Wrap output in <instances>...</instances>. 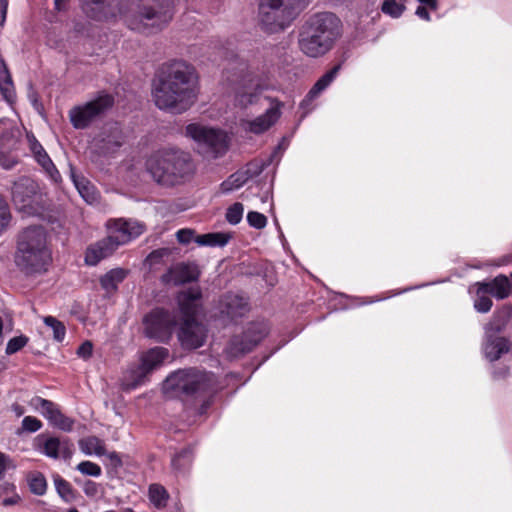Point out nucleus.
I'll return each mask as SVG.
<instances>
[{
    "instance_id": "a19ab883",
    "label": "nucleus",
    "mask_w": 512,
    "mask_h": 512,
    "mask_svg": "<svg viewBox=\"0 0 512 512\" xmlns=\"http://www.w3.org/2000/svg\"><path fill=\"white\" fill-rule=\"evenodd\" d=\"M54 485L57 493L65 501H70L74 498L71 484L65 479H63L61 476L56 475L54 477Z\"/></svg>"
},
{
    "instance_id": "f03ea898",
    "label": "nucleus",
    "mask_w": 512,
    "mask_h": 512,
    "mask_svg": "<svg viewBox=\"0 0 512 512\" xmlns=\"http://www.w3.org/2000/svg\"><path fill=\"white\" fill-rule=\"evenodd\" d=\"M125 25L132 31L152 35L163 30L173 18L172 0H127L121 9Z\"/></svg>"
},
{
    "instance_id": "f704fd0d",
    "label": "nucleus",
    "mask_w": 512,
    "mask_h": 512,
    "mask_svg": "<svg viewBox=\"0 0 512 512\" xmlns=\"http://www.w3.org/2000/svg\"><path fill=\"white\" fill-rule=\"evenodd\" d=\"M73 182L82 196V198L88 202L93 203L97 199L96 190L95 187L84 177H76L75 175H72Z\"/></svg>"
},
{
    "instance_id": "58836bf2",
    "label": "nucleus",
    "mask_w": 512,
    "mask_h": 512,
    "mask_svg": "<svg viewBox=\"0 0 512 512\" xmlns=\"http://www.w3.org/2000/svg\"><path fill=\"white\" fill-rule=\"evenodd\" d=\"M149 498L155 506L162 507L165 506L168 495L163 486L152 484L149 487Z\"/></svg>"
},
{
    "instance_id": "8fccbe9b",
    "label": "nucleus",
    "mask_w": 512,
    "mask_h": 512,
    "mask_svg": "<svg viewBox=\"0 0 512 512\" xmlns=\"http://www.w3.org/2000/svg\"><path fill=\"white\" fill-rule=\"evenodd\" d=\"M42 427V423L39 419L26 416L22 420V428L27 432H36Z\"/></svg>"
},
{
    "instance_id": "4be33fe9",
    "label": "nucleus",
    "mask_w": 512,
    "mask_h": 512,
    "mask_svg": "<svg viewBox=\"0 0 512 512\" xmlns=\"http://www.w3.org/2000/svg\"><path fill=\"white\" fill-rule=\"evenodd\" d=\"M281 103L275 102V104L266 110L263 115L258 116L254 120L247 121L246 129L254 134H261L267 131L273 124L279 119Z\"/></svg>"
},
{
    "instance_id": "5701e85b",
    "label": "nucleus",
    "mask_w": 512,
    "mask_h": 512,
    "mask_svg": "<svg viewBox=\"0 0 512 512\" xmlns=\"http://www.w3.org/2000/svg\"><path fill=\"white\" fill-rule=\"evenodd\" d=\"M27 140L29 142V147L34 155L35 160L42 166V168L54 181L60 179V173L56 169L54 163L50 159L49 155L46 153L45 149L35 138V136L33 134H27Z\"/></svg>"
},
{
    "instance_id": "338daca9",
    "label": "nucleus",
    "mask_w": 512,
    "mask_h": 512,
    "mask_svg": "<svg viewBox=\"0 0 512 512\" xmlns=\"http://www.w3.org/2000/svg\"><path fill=\"white\" fill-rule=\"evenodd\" d=\"M3 489H4L5 491L13 490V489H14V486H13V485H11V484H5V485L3 486Z\"/></svg>"
},
{
    "instance_id": "b1692460",
    "label": "nucleus",
    "mask_w": 512,
    "mask_h": 512,
    "mask_svg": "<svg viewBox=\"0 0 512 512\" xmlns=\"http://www.w3.org/2000/svg\"><path fill=\"white\" fill-rule=\"evenodd\" d=\"M41 452L53 459H57L59 456L70 459L74 453V447L68 439L61 440L57 437H50L44 441Z\"/></svg>"
},
{
    "instance_id": "bf43d9fd",
    "label": "nucleus",
    "mask_w": 512,
    "mask_h": 512,
    "mask_svg": "<svg viewBox=\"0 0 512 512\" xmlns=\"http://www.w3.org/2000/svg\"><path fill=\"white\" fill-rule=\"evenodd\" d=\"M7 0H0V23L2 24L6 17V11H7Z\"/></svg>"
},
{
    "instance_id": "09e8293b",
    "label": "nucleus",
    "mask_w": 512,
    "mask_h": 512,
    "mask_svg": "<svg viewBox=\"0 0 512 512\" xmlns=\"http://www.w3.org/2000/svg\"><path fill=\"white\" fill-rule=\"evenodd\" d=\"M247 221L250 226L256 229H262L267 224L266 216L256 211H250L247 214Z\"/></svg>"
},
{
    "instance_id": "052dcab7",
    "label": "nucleus",
    "mask_w": 512,
    "mask_h": 512,
    "mask_svg": "<svg viewBox=\"0 0 512 512\" xmlns=\"http://www.w3.org/2000/svg\"><path fill=\"white\" fill-rule=\"evenodd\" d=\"M55 10L64 11L67 7V0H55L54 1Z\"/></svg>"
},
{
    "instance_id": "79ce46f5",
    "label": "nucleus",
    "mask_w": 512,
    "mask_h": 512,
    "mask_svg": "<svg viewBox=\"0 0 512 512\" xmlns=\"http://www.w3.org/2000/svg\"><path fill=\"white\" fill-rule=\"evenodd\" d=\"M44 323L50 327L53 331V338L61 342L64 340L66 335V328L62 322L53 316H47L44 318Z\"/></svg>"
},
{
    "instance_id": "a211bd4d",
    "label": "nucleus",
    "mask_w": 512,
    "mask_h": 512,
    "mask_svg": "<svg viewBox=\"0 0 512 512\" xmlns=\"http://www.w3.org/2000/svg\"><path fill=\"white\" fill-rule=\"evenodd\" d=\"M202 292L199 287H191L177 295V303L182 319L195 318L200 307Z\"/></svg>"
},
{
    "instance_id": "49530a36",
    "label": "nucleus",
    "mask_w": 512,
    "mask_h": 512,
    "mask_svg": "<svg viewBox=\"0 0 512 512\" xmlns=\"http://www.w3.org/2000/svg\"><path fill=\"white\" fill-rule=\"evenodd\" d=\"M244 207L241 203H234L227 209L226 220L232 224H238L243 217Z\"/></svg>"
},
{
    "instance_id": "e433bc0d",
    "label": "nucleus",
    "mask_w": 512,
    "mask_h": 512,
    "mask_svg": "<svg viewBox=\"0 0 512 512\" xmlns=\"http://www.w3.org/2000/svg\"><path fill=\"white\" fill-rule=\"evenodd\" d=\"M250 178L248 171H237L221 184L223 192H230L242 187Z\"/></svg>"
},
{
    "instance_id": "72a5a7b5",
    "label": "nucleus",
    "mask_w": 512,
    "mask_h": 512,
    "mask_svg": "<svg viewBox=\"0 0 512 512\" xmlns=\"http://www.w3.org/2000/svg\"><path fill=\"white\" fill-rule=\"evenodd\" d=\"M477 291H476V297L474 299V309L479 313H487L492 308V300L488 297V290L485 288V286L478 282L476 283Z\"/></svg>"
},
{
    "instance_id": "f257e3e1",
    "label": "nucleus",
    "mask_w": 512,
    "mask_h": 512,
    "mask_svg": "<svg viewBox=\"0 0 512 512\" xmlns=\"http://www.w3.org/2000/svg\"><path fill=\"white\" fill-rule=\"evenodd\" d=\"M197 93L194 68L184 61H173L163 67L153 97L159 109L180 114L195 103Z\"/></svg>"
},
{
    "instance_id": "37998d69",
    "label": "nucleus",
    "mask_w": 512,
    "mask_h": 512,
    "mask_svg": "<svg viewBox=\"0 0 512 512\" xmlns=\"http://www.w3.org/2000/svg\"><path fill=\"white\" fill-rule=\"evenodd\" d=\"M12 221V214L7 201L0 195V235L8 229Z\"/></svg>"
},
{
    "instance_id": "864d4df0",
    "label": "nucleus",
    "mask_w": 512,
    "mask_h": 512,
    "mask_svg": "<svg viewBox=\"0 0 512 512\" xmlns=\"http://www.w3.org/2000/svg\"><path fill=\"white\" fill-rule=\"evenodd\" d=\"M122 143L120 141H107L101 147L102 153L106 156L113 155L120 147Z\"/></svg>"
},
{
    "instance_id": "423d86ee",
    "label": "nucleus",
    "mask_w": 512,
    "mask_h": 512,
    "mask_svg": "<svg viewBox=\"0 0 512 512\" xmlns=\"http://www.w3.org/2000/svg\"><path fill=\"white\" fill-rule=\"evenodd\" d=\"M214 384L215 379L212 373L187 368L171 373L163 383V391L187 401L202 398L212 391Z\"/></svg>"
},
{
    "instance_id": "69168bd1",
    "label": "nucleus",
    "mask_w": 512,
    "mask_h": 512,
    "mask_svg": "<svg viewBox=\"0 0 512 512\" xmlns=\"http://www.w3.org/2000/svg\"><path fill=\"white\" fill-rule=\"evenodd\" d=\"M305 0H285L286 3L291 4V8L295 11L296 6L304 3Z\"/></svg>"
},
{
    "instance_id": "1a4fd4ad",
    "label": "nucleus",
    "mask_w": 512,
    "mask_h": 512,
    "mask_svg": "<svg viewBox=\"0 0 512 512\" xmlns=\"http://www.w3.org/2000/svg\"><path fill=\"white\" fill-rule=\"evenodd\" d=\"M110 94L100 93L95 99L70 109L69 119L75 129H85L113 106Z\"/></svg>"
},
{
    "instance_id": "393cba45",
    "label": "nucleus",
    "mask_w": 512,
    "mask_h": 512,
    "mask_svg": "<svg viewBox=\"0 0 512 512\" xmlns=\"http://www.w3.org/2000/svg\"><path fill=\"white\" fill-rule=\"evenodd\" d=\"M340 70V65L334 66L331 70L326 72L318 81L313 85L305 99L302 101L301 106L304 107L317 98L336 78Z\"/></svg>"
},
{
    "instance_id": "2f4dec72",
    "label": "nucleus",
    "mask_w": 512,
    "mask_h": 512,
    "mask_svg": "<svg viewBox=\"0 0 512 512\" xmlns=\"http://www.w3.org/2000/svg\"><path fill=\"white\" fill-rule=\"evenodd\" d=\"M84 12L96 20H104L108 18L107 5L105 0H80Z\"/></svg>"
},
{
    "instance_id": "774afa93",
    "label": "nucleus",
    "mask_w": 512,
    "mask_h": 512,
    "mask_svg": "<svg viewBox=\"0 0 512 512\" xmlns=\"http://www.w3.org/2000/svg\"><path fill=\"white\" fill-rule=\"evenodd\" d=\"M15 411H16L17 415H19V416L23 414V410L19 406L15 407Z\"/></svg>"
},
{
    "instance_id": "cd10ccee",
    "label": "nucleus",
    "mask_w": 512,
    "mask_h": 512,
    "mask_svg": "<svg viewBox=\"0 0 512 512\" xmlns=\"http://www.w3.org/2000/svg\"><path fill=\"white\" fill-rule=\"evenodd\" d=\"M149 373L144 369L143 366L138 364L137 366L130 367L124 374L121 386L123 390L130 391L144 383Z\"/></svg>"
},
{
    "instance_id": "f8f14e48",
    "label": "nucleus",
    "mask_w": 512,
    "mask_h": 512,
    "mask_svg": "<svg viewBox=\"0 0 512 512\" xmlns=\"http://www.w3.org/2000/svg\"><path fill=\"white\" fill-rule=\"evenodd\" d=\"M106 227L108 235L118 246L127 244L145 230V226L141 222L132 219H110Z\"/></svg>"
},
{
    "instance_id": "4c0bfd02",
    "label": "nucleus",
    "mask_w": 512,
    "mask_h": 512,
    "mask_svg": "<svg viewBox=\"0 0 512 512\" xmlns=\"http://www.w3.org/2000/svg\"><path fill=\"white\" fill-rule=\"evenodd\" d=\"M30 491L36 495H44L47 489V481L40 472H32L27 477Z\"/></svg>"
},
{
    "instance_id": "ddd939ff",
    "label": "nucleus",
    "mask_w": 512,
    "mask_h": 512,
    "mask_svg": "<svg viewBox=\"0 0 512 512\" xmlns=\"http://www.w3.org/2000/svg\"><path fill=\"white\" fill-rule=\"evenodd\" d=\"M206 337V327L198 322L196 318L182 319L177 332V338L183 348H199L204 344Z\"/></svg>"
},
{
    "instance_id": "4468645a",
    "label": "nucleus",
    "mask_w": 512,
    "mask_h": 512,
    "mask_svg": "<svg viewBox=\"0 0 512 512\" xmlns=\"http://www.w3.org/2000/svg\"><path fill=\"white\" fill-rule=\"evenodd\" d=\"M0 165L5 169H11L16 160L9 156L18 143L19 130L10 121H0Z\"/></svg>"
},
{
    "instance_id": "c85d7f7f",
    "label": "nucleus",
    "mask_w": 512,
    "mask_h": 512,
    "mask_svg": "<svg viewBox=\"0 0 512 512\" xmlns=\"http://www.w3.org/2000/svg\"><path fill=\"white\" fill-rule=\"evenodd\" d=\"M168 355L169 353L166 348H152L141 356L140 365L143 366L148 373H150L154 369L158 368L168 357Z\"/></svg>"
},
{
    "instance_id": "20e7f679",
    "label": "nucleus",
    "mask_w": 512,
    "mask_h": 512,
    "mask_svg": "<svg viewBox=\"0 0 512 512\" xmlns=\"http://www.w3.org/2000/svg\"><path fill=\"white\" fill-rule=\"evenodd\" d=\"M14 261L25 274L41 273L47 270L51 261V251L44 227L29 226L18 233Z\"/></svg>"
},
{
    "instance_id": "3c124183",
    "label": "nucleus",
    "mask_w": 512,
    "mask_h": 512,
    "mask_svg": "<svg viewBox=\"0 0 512 512\" xmlns=\"http://www.w3.org/2000/svg\"><path fill=\"white\" fill-rule=\"evenodd\" d=\"M256 93L252 90L245 91L242 93H238L236 96V101L240 106H247L249 104H252L256 99Z\"/></svg>"
},
{
    "instance_id": "dca6fc26",
    "label": "nucleus",
    "mask_w": 512,
    "mask_h": 512,
    "mask_svg": "<svg viewBox=\"0 0 512 512\" xmlns=\"http://www.w3.org/2000/svg\"><path fill=\"white\" fill-rule=\"evenodd\" d=\"M219 311L223 317L233 321L248 313L249 304L245 297L239 294L227 293L219 301Z\"/></svg>"
},
{
    "instance_id": "7c9ffc66",
    "label": "nucleus",
    "mask_w": 512,
    "mask_h": 512,
    "mask_svg": "<svg viewBox=\"0 0 512 512\" xmlns=\"http://www.w3.org/2000/svg\"><path fill=\"white\" fill-rule=\"evenodd\" d=\"M0 91L8 103L15 100V91L11 75L3 59H0Z\"/></svg>"
},
{
    "instance_id": "de8ad7c7",
    "label": "nucleus",
    "mask_w": 512,
    "mask_h": 512,
    "mask_svg": "<svg viewBox=\"0 0 512 512\" xmlns=\"http://www.w3.org/2000/svg\"><path fill=\"white\" fill-rule=\"evenodd\" d=\"M28 342L26 336H18L10 339L6 346V354L12 355L21 350Z\"/></svg>"
},
{
    "instance_id": "aec40b11",
    "label": "nucleus",
    "mask_w": 512,
    "mask_h": 512,
    "mask_svg": "<svg viewBox=\"0 0 512 512\" xmlns=\"http://www.w3.org/2000/svg\"><path fill=\"white\" fill-rule=\"evenodd\" d=\"M118 247L114 240L107 235L87 248L85 262L91 266L97 265L101 260L111 256Z\"/></svg>"
},
{
    "instance_id": "9b49d317",
    "label": "nucleus",
    "mask_w": 512,
    "mask_h": 512,
    "mask_svg": "<svg viewBox=\"0 0 512 512\" xmlns=\"http://www.w3.org/2000/svg\"><path fill=\"white\" fill-rule=\"evenodd\" d=\"M145 334L159 342H167L176 326L175 317L164 309H154L144 318Z\"/></svg>"
},
{
    "instance_id": "5fc2aeb1",
    "label": "nucleus",
    "mask_w": 512,
    "mask_h": 512,
    "mask_svg": "<svg viewBox=\"0 0 512 512\" xmlns=\"http://www.w3.org/2000/svg\"><path fill=\"white\" fill-rule=\"evenodd\" d=\"M83 491L88 497H95L99 493V485L91 480L83 484Z\"/></svg>"
},
{
    "instance_id": "a18cd8bd",
    "label": "nucleus",
    "mask_w": 512,
    "mask_h": 512,
    "mask_svg": "<svg viewBox=\"0 0 512 512\" xmlns=\"http://www.w3.org/2000/svg\"><path fill=\"white\" fill-rule=\"evenodd\" d=\"M76 469L81 472L83 475H88L92 477H99L102 473L101 467L91 461H82L80 462Z\"/></svg>"
},
{
    "instance_id": "bb28decb",
    "label": "nucleus",
    "mask_w": 512,
    "mask_h": 512,
    "mask_svg": "<svg viewBox=\"0 0 512 512\" xmlns=\"http://www.w3.org/2000/svg\"><path fill=\"white\" fill-rule=\"evenodd\" d=\"M512 317V305L505 304L497 309L491 321L485 326V332H502Z\"/></svg>"
},
{
    "instance_id": "4d7b16f0",
    "label": "nucleus",
    "mask_w": 512,
    "mask_h": 512,
    "mask_svg": "<svg viewBox=\"0 0 512 512\" xmlns=\"http://www.w3.org/2000/svg\"><path fill=\"white\" fill-rule=\"evenodd\" d=\"M9 464H10L9 456L0 452V480L4 477Z\"/></svg>"
},
{
    "instance_id": "2eb2a0df",
    "label": "nucleus",
    "mask_w": 512,
    "mask_h": 512,
    "mask_svg": "<svg viewBox=\"0 0 512 512\" xmlns=\"http://www.w3.org/2000/svg\"><path fill=\"white\" fill-rule=\"evenodd\" d=\"M32 403L37 409L41 410L42 415L52 426L66 432L72 430L74 420L65 416L57 404L41 397L33 398Z\"/></svg>"
},
{
    "instance_id": "603ef678",
    "label": "nucleus",
    "mask_w": 512,
    "mask_h": 512,
    "mask_svg": "<svg viewBox=\"0 0 512 512\" xmlns=\"http://www.w3.org/2000/svg\"><path fill=\"white\" fill-rule=\"evenodd\" d=\"M176 237L179 243L188 244L192 240L195 241V232L192 229H180L176 233Z\"/></svg>"
},
{
    "instance_id": "0e129e2a",
    "label": "nucleus",
    "mask_w": 512,
    "mask_h": 512,
    "mask_svg": "<svg viewBox=\"0 0 512 512\" xmlns=\"http://www.w3.org/2000/svg\"><path fill=\"white\" fill-rule=\"evenodd\" d=\"M508 374V368H502L498 371H495L494 372V377L495 378H501V377H505L506 375Z\"/></svg>"
},
{
    "instance_id": "9d476101",
    "label": "nucleus",
    "mask_w": 512,
    "mask_h": 512,
    "mask_svg": "<svg viewBox=\"0 0 512 512\" xmlns=\"http://www.w3.org/2000/svg\"><path fill=\"white\" fill-rule=\"evenodd\" d=\"M186 135L198 144L202 153H210L213 157L227 149V137L219 130L191 123L186 126Z\"/></svg>"
},
{
    "instance_id": "f3484780",
    "label": "nucleus",
    "mask_w": 512,
    "mask_h": 512,
    "mask_svg": "<svg viewBox=\"0 0 512 512\" xmlns=\"http://www.w3.org/2000/svg\"><path fill=\"white\" fill-rule=\"evenodd\" d=\"M264 333H254L252 328H249L242 336L234 337L225 351L228 357L237 358L245 353L250 352L263 338Z\"/></svg>"
},
{
    "instance_id": "473e14b6",
    "label": "nucleus",
    "mask_w": 512,
    "mask_h": 512,
    "mask_svg": "<svg viewBox=\"0 0 512 512\" xmlns=\"http://www.w3.org/2000/svg\"><path fill=\"white\" fill-rule=\"evenodd\" d=\"M81 451L86 455L96 454L102 456L106 453L105 445L95 436L86 437L79 441Z\"/></svg>"
},
{
    "instance_id": "ea45409f",
    "label": "nucleus",
    "mask_w": 512,
    "mask_h": 512,
    "mask_svg": "<svg viewBox=\"0 0 512 512\" xmlns=\"http://www.w3.org/2000/svg\"><path fill=\"white\" fill-rule=\"evenodd\" d=\"M192 463V451L191 449H183L179 453L175 454L172 458V466L175 470L181 471L189 467Z\"/></svg>"
},
{
    "instance_id": "6ab92c4d",
    "label": "nucleus",
    "mask_w": 512,
    "mask_h": 512,
    "mask_svg": "<svg viewBox=\"0 0 512 512\" xmlns=\"http://www.w3.org/2000/svg\"><path fill=\"white\" fill-rule=\"evenodd\" d=\"M497 334L496 332H485L483 353L491 362L500 359L503 354L509 353L512 349V343L507 338L497 336Z\"/></svg>"
},
{
    "instance_id": "6e6552de",
    "label": "nucleus",
    "mask_w": 512,
    "mask_h": 512,
    "mask_svg": "<svg viewBox=\"0 0 512 512\" xmlns=\"http://www.w3.org/2000/svg\"><path fill=\"white\" fill-rule=\"evenodd\" d=\"M295 11L285 0H260L258 7V23L267 33H275L285 29L295 18Z\"/></svg>"
},
{
    "instance_id": "c756f323",
    "label": "nucleus",
    "mask_w": 512,
    "mask_h": 512,
    "mask_svg": "<svg viewBox=\"0 0 512 512\" xmlns=\"http://www.w3.org/2000/svg\"><path fill=\"white\" fill-rule=\"evenodd\" d=\"M129 271L124 268H114L100 278V285L108 294L114 293L118 285L125 280Z\"/></svg>"
},
{
    "instance_id": "39448f33",
    "label": "nucleus",
    "mask_w": 512,
    "mask_h": 512,
    "mask_svg": "<svg viewBox=\"0 0 512 512\" xmlns=\"http://www.w3.org/2000/svg\"><path fill=\"white\" fill-rule=\"evenodd\" d=\"M341 22L333 13L324 12L312 16L303 27L299 46L309 57L327 53L340 36Z\"/></svg>"
},
{
    "instance_id": "c03bdc74",
    "label": "nucleus",
    "mask_w": 512,
    "mask_h": 512,
    "mask_svg": "<svg viewBox=\"0 0 512 512\" xmlns=\"http://www.w3.org/2000/svg\"><path fill=\"white\" fill-rule=\"evenodd\" d=\"M405 10V6L402 3H397L395 0H386L382 4V11L383 13L393 17L397 18L401 16L403 11Z\"/></svg>"
},
{
    "instance_id": "6e6d98bb",
    "label": "nucleus",
    "mask_w": 512,
    "mask_h": 512,
    "mask_svg": "<svg viewBox=\"0 0 512 512\" xmlns=\"http://www.w3.org/2000/svg\"><path fill=\"white\" fill-rule=\"evenodd\" d=\"M93 346L92 343L89 341L84 342L82 345L79 346L77 349V355L81 358L87 359L92 355Z\"/></svg>"
},
{
    "instance_id": "c9c22d12",
    "label": "nucleus",
    "mask_w": 512,
    "mask_h": 512,
    "mask_svg": "<svg viewBox=\"0 0 512 512\" xmlns=\"http://www.w3.org/2000/svg\"><path fill=\"white\" fill-rule=\"evenodd\" d=\"M229 236L225 233H207L195 237V242L199 246H224L229 241Z\"/></svg>"
},
{
    "instance_id": "7ed1b4c3",
    "label": "nucleus",
    "mask_w": 512,
    "mask_h": 512,
    "mask_svg": "<svg viewBox=\"0 0 512 512\" xmlns=\"http://www.w3.org/2000/svg\"><path fill=\"white\" fill-rule=\"evenodd\" d=\"M145 168L154 181L165 186L180 184L195 171L190 154L170 146L154 151L147 158Z\"/></svg>"
},
{
    "instance_id": "680f3d73",
    "label": "nucleus",
    "mask_w": 512,
    "mask_h": 512,
    "mask_svg": "<svg viewBox=\"0 0 512 512\" xmlns=\"http://www.w3.org/2000/svg\"><path fill=\"white\" fill-rule=\"evenodd\" d=\"M421 4L428 6L432 10L437 9V0H418Z\"/></svg>"
},
{
    "instance_id": "0eeeda50",
    "label": "nucleus",
    "mask_w": 512,
    "mask_h": 512,
    "mask_svg": "<svg viewBox=\"0 0 512 512\" xmlns=\"http://www.w3.org/2000/svg\"><path fill=\"white\" fill-rule=\"evenodd\" d=\"M12 201L19 212L34 216L44 211L46 197L36 181L21 177L13 184Z\"/></svg>"
},
{
    "instance_id": "13d9d810",
    "label": "nucleus",
    "mask_w": 512,
    "mask_h": 512,
    "mask_svg": "<svg viewBox=\"0 0 512 512\" xmlns=\"http://www.w3.org/2000/svg\"><path fill=\"white\" fill-rule=\"evenodd\" d=\"M416 15L419 16L421 19H424L426 21L430 20V15L427 11V8L424 6H418L416 9Z\"/></svg>"
},
{
    "instance_id": "e2e57ef3",
    "label": "nucleus",
    "mask_w": 512,
    "mask_h": 512,
    "mask_svg": "<svg viewBox=\"0 0 512 512\" xmlns=\"http://www.w3.org/2000/svg\"><path fill=\"white\" fill-rule=\"evenodd\" d=\"M19 500V497L18 496H14V497H11V498H6L3 500V505L4 506H10V505H14L18 502Z\"/></svg>"
},
{
    "instance_id": "412c9836",
    "label": "nucleus",
    "mask_w": 512,
    "mask_h": 512,
    "mask_svg": "<svg viewBox=\"0 0 512 512\" xmlns=\"http://www.w3.org/2000/svg\"><path fill=\"white\" fill-rule=\"evenodd\" d=\"M197 265L191 263H179L173 266L167 274L163 276V280L173 285H182L185 283L196 281L199 277Z\"/></svg>"
},
{
    "instance_id": "a878e982",
    "label": "nucleus",
    "mask_w": 512,
    "mask_h": 512,
    "mask_svg": "<svg viewBox=\"0 0 512 512\" xmlns=\"http://www.w3.org/2000/svg\"><path fill=\"white\" fill-rule=\"evenodd\" d=\"M487 288L490 295L496 299L507 298L512 289L511 280L506 275L500 274L490 282H481Z\"/></svg>"
}]
</instances>
